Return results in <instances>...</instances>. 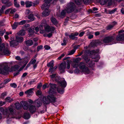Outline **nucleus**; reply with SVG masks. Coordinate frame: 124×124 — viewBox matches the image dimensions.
<instances>
[{"label":"nucleus","mask_w":124,"mask_h":124,"mask_svg":"<svg viewBox=\"0 0 124 124\" xmlns=\"http://www.w3.org/2000/svg\"><path fill=\"white\" fill-rule=\"evenodd\" d=\"M10 53L9 51L7 48H5L4 43L0 45V54L7 55L9 54Z\"/></svg>","instance_id":"9"},{"label":"nucleus","mask_w":124,"mask_h":124,"mask_svg":"<svg viewBox=\"0 0 124 124\" xmlns=\"http://www.w3.org/2000/svg\"><path fill=\"white\" fill-rule=\"evenodd\" d=\"M39 1L36 2L35 3L31 2V6H35L39 3Z\"/></svg>","instance_id":"39"},{"label":"nucleus","mask_w":124,"mask_h":124,"mask_svg":"<svg viewBox=\"0 0 124 124\" xmlns=\"http://www.w3.org/2000/svg\"><path fill=\"white\" fill-rule=\"evenodd\" d=\"M6 101L9 102H11L13 101L12 98H11L9 97H7L5 99Z\"/></svg>","instance_id":"34"},{"label":"nucleus","mask_w":124,"mask_h":124,"mask_svg":"<svg viewBox=\"0 0 124 124\" xmlns=\"http://www.w3.org/2000/svg\"><path fill=\"white\" fill-rule=\"evenodd\" d=\"M7 95L6 93H2L1 95V97L2 98H3L5 96H6Z\"/></svg>","instance_id":"57"},{"label":"nucleus","mask_w":124,"mask_h":124,"mask_svg":"<svg viewBox=\"0 0 124 124\" xmlns=\"http://www.w3.org/2000/svg\"><path fill=\"white\" fill-rule=\"evenodd\" d=\"M15 107L16 109H19L21 108V106L19 103L18 102H17L15 104Z\"/></svg>","instance_id":"28"},{"label":"nucleus","mask_w":124,"mask_h":124,"mask_svg":"<svg viewBox=\"0 0 124 124\" xmlns=\"http://www.w3.org/2000/svg\"><path fill=\"white\" fill-rule=\"evenodd\" d=\"M5 32V30H4L3 31H0V35L1 36H3Z\"/></svg>","instance_id":"51"},{"label":"nucleus","mask_w":124,"mask_h":124,"mask_svg":"<svg viewBox=\"0 0 124 124\" xmlns=\"http://www.w3.org/2000/svg\"><path fill=\"white\" fill-rule=\"evenodd\" d=\"M44 47L46 49L48 50L50 49V47L47 45H46L44 46Z\"/></svg>","instance_id":"55"},{"label":"nucleus","mask_w":124,"mask_h":124,"mask_svg":"<svg viewBox=\"0 0 124 124\" xmlns=\"http://www.w3.org/2000/svg\"><path fill=\"white\" fill-rule=\"evenodd\" d=\"M42 94V92L40 90H39L37 91L36 93V95H40Z\"/></svg>","instance_id":"42"},{"label":"nucleus","mask_w":124,"mask_h":124,"mask_svg":"<svg viewBox=\"0 0 124 124\" xmlns=\"http://www.w3.org/2000/svg\"><path fill=\"white\" fill-rule=\"evenodd\" d=\"M79 68L82 72L85 74H88L90 73V70L88 68L85 66V63L81 62L79 65Z\"/></svg>","instance_id":"8"},{"label":"nucleus","mask_w":124,"mask_h":124,"mask_svg":"<svg viewBox=\"0 0 124 124\" xmlns=\"http://www.w3.org/2000/svg\"><path fill=\"white\" fill-rule=\"evenodd\" d=\"M49 85L50 88L48 93L49 95L46 99V104H48L50 102H54L56 99L54 96L56 93V85L54 84L51 83H50Z\"/></svg>","instance_id":"1"},{"label":"nucleus","mask_w":124,"mask_h":124,"mask_svg":"<svg viewBox=\"0 0 124 124\" xmlns=\"http://www.w3.org/2000/svg\"><path fill=\"white\" fill-rule=\"evenodd\" d=\"M84 3L85 4L87 3H88L89 1H91V0H82Z\"/></svg>","instance_id":"62"},{"label":"nucleus","mask_w":124,"mask_h":124,"mask_svg":"<svg viewBox=\"0 0 124 124\" xmlns=\"http://www.w3.org/2000/svg\"><path fill=\"white\" fill-rule=\"evenodd\" d=\"M27 73H24L22 75V76L21 79L22 80L23 79V78L24 77H25L26 75H27Z\"/></svg>","instance_id":"48"},{"label":"nucleus","mask_w":124,"mask_h":124,"mask_svg":"<svg viewBox=\"0 0 124 124\" xmlns=\"http://www.w3.org/2000/svg\"><path fill=\"white\" fill-rule=\"evenodd\" d=\"M16 41L17 42H22L23 40V38L22 37H18L17 36H16Z\"/></svg>","instance_id":"27"},{"label":"nucleus","mask_w":124,"mask_h":124,"mask_svg":"<svg viewBox=\"0 0 124 124\" xmlns=\"http://www.w3.org/2000/svg\"><path fill=\"white\" fill-rule=\"evenodd\" d=\"M25 33L24 30H21L17 33V34L18 35L23 36L25 35Z\"/></svg>","instance_id":"23"},{"label":"nucleus","mask_w":124,"mask_h":124,"mask_svg":"<svg viewBox=\"0 0 124 124\" xmlns=\"http://www.w3.org/2000/svg\"><path fill=\"white\" fill-rule=\"evenodd\" d=\"M116 39L117 40L121 41L120 43L124 44V35L122 34L118 36L116 38Z\"/></svg>","instance_id":"18"},{"label":"nucleus","mask_w":124,"mask_h":124,"mask_svg":"<svg viewBox=\"0 0 124 124\" xmlns=\"http://www.w3.org/2000/svg\"><path fill=\"white\" fill-rule=\"evenodd\" d=\"M81 60L80 58H78L74 60L71 64V66L74 68H77L79 65L78 62Z\"/></svg>","instance_id":"13"},{"label":"nucleus","mask_w":124,"mask_h":124,"mask_svg":"<svg viewBox=\"0 0 124 124\" xmlns=\"http://www.w3.org/2000/svg\"><path fill=\"white\" fill-rule=\"evenodd\" d=\"M42 27L44 26L45 31L48 32H50L48 34H47L46 35L44 34V36H47L48 38H50L52 36V34L54 32V31L55 30V28L53 26H50L47 25L46 23V21L45 20H44L41 23L40 25Z\"/></svg>","instance_id":"3"},{"label":"nucleus","mask_w":124,"mask_h":124,"mask_svg":"<svg viewBox=\"0 0 124 124\" xmlns=\"http://www.w3.org/2000/svg\"><path fill=\"white\" fill-rule=\"evenodd\" d=\"M79 72V70L78 69H76L74 71V72L75 73H78Z\"/></svg>","instance_id":"54"},{"label":"nucleus","mask_w":124,"mask_h":124,"mask_svg":"<svg viewBox=\"0 0 124 124\" xmlns=\"http://www.w3.org/2000/svg\"><path fill=\"white\" fill-rule=\"evenodd\" d=\"M57 90L58 92L61 94H62L64 92V89L63 88H60V87L58 88Z\"/></svg>","instance_id":"32"},{"label":"nucleus","mask_w":124,"mask_h":124,"mask_svg":"<svg viewBox=\"0 0 124 124\" xmlns=\"http://www.w3.org/2000/svg\"><path fill=\"white\" fill-rule=\"evenodd\" d=\"M31 113L35 112L36 110V108L35 106L36 107H39L42 104L41 101L39 99L35 101L33 103L31 101Z\"/></svg>","instance_id":"7"},{"label":"nucleus","mask_w":124,"mask_h":124,"mask_svg":"<svg viewBox=\"0 0 124 124\" xmlns=\"http://www.w3.org/2000/svg\"><path fill=\"white\" fill-rule=\"evenodd\" d=\"M2 2L4 4H7V6L9 7L11 5V2H9V0H2Z\"/></svg>","instance_id":"25"},{"label":"nucleus","mask_w":124,"mask_h":124,"mask_svg":"<svg viewBox=\"0 0 124 124\" xmlns=\"http://www.w3.org/2000/svg\"><path fill=\"white\" fill-rule=\"evenodd\" d=\"M67 68L68 69H69L70 68V63L69 60H67Z\"/></svg>","instance_id":"40"},{"label":"nucleus","mask_w":124,"mask_h":124,"mask_svg":"<svg viewBox=\"0 0 124 124\" xmlns=\"http://www.w3.org/2000/svg\"><path fill=\"white\" fill-rule=\"evenodd\" d=\"M14 107L11 106L8 107L7 109H6L4 111L3 114L5 117L7 118L9 115H14L15 113L14 111Z\"/></svg>","instance_id":"6"},{"label":"nucleus","mask_w":124,"mask_h":124,"mask_svg":"<svg viewBox=\"0 0 124 124\" xmlns=\"http://www.w3.org/2000/svg\"><path fill=\"white\" fill-rule=\"evenodd\" d=\"M10 45L11 46L14 47L15 46L17 45L18 44V42L16 40L11 41L10 42Z\"/></svg>","instance_id":"26"},{"label":"nucleus","mask_w":124,"mask_h":124,"mask_svg":"<svg viewBox=\"0 0 124 124\" xmlns=\"http://www.w3.org/2000/svg\"><path fill=\"white\" fill-rule=\"evenodd\" d=\"M16 59L17 60H21V59L20 57L19 56H17L16 57Z\"/></svg>","instance_id":"61"},{"label":"nucleus","mask_w":124,"mask_h":124,"mask_svg":"<svg viewBox=\"0 0 124 124\" xmlns=\"http://www.w3.org/2000/svg\"><path fill=\"white\" fill-rule=\"evenodd\" d=\"M20 103L24 109L29 110L31 111V107L28 104L27 101H22L20 102Z\"/></svg>","instance_id":"12"},{"label":"nucleus","mask_w":124,"mask_h":124,"mask_svg":"<svg viewBox=\"0 0 124 124\" xmlns=\"http://www.w3.org/2000/svg\"><path fill=\"white\" fill-rule=\"evenodd\" d=\"M24 93L27 97H30L31 95V88L25 91Z\"/></svg>","instance_id":"29"},{"label":"nucleus","mask_w":124,"mask_h":124,"mask_svg":"<svg viewBox=\"0 0 124 124\" xmlns=\"http://www.w3.org/2000/svg\"><path fill=\"white\" fill-rule=\"evenodd\" d=\"M54 65V62L53 61H51L47 64V66L50 67L49 70V72H50L51 71L53 68Z\"/></svg>","instance_id":"20"},{"label":"nucleus","mask_w":124,"mask_h":124,"mask_svg":"<svg viewBox=\"0 0 124 124\" xmlns=\"http://www.w3.org/2000/svg\"><path fill=\"white\" fill-rule=\"evenodd\" d=\"M30 116L28 114H25L24 115V118L26 119H28L30 118Z\"/></svg>","instance_id":"38"},{"label":"nucleus","mask_w":124,"mask_h":124,"mask_svg":"<svg viewBox=\"0 0 124 124\" xmlns=\"http://www.w3.org/2000/svg\"><path fill=\"white\" fill-rule=\"evenodd\" d=\"M59 83L61 86L64 88H65L67 85L66 82L64 80L60 81Z\"/></svg>","instance_id":"24"},{"label":"nucleus","mask_w":124,"mask_h":124,"mask_svg":"<svg viewBox=\"0 0 124 124\" xmlns=\"http://www.w3.org/2000/svg\"><path fill=\"white\" fill-rule=\"evenodd\" d=\"M19 66L17 65H16L11 67V69L8 67V64L5 63L0 64V74L4 75L8 74V72L15 71L18 69Z\"/></svg>","instance_id":"2"},{"label":"nucleus","mask_w":124,"mask_h":124,"mask_svg":"<svg viewBox=\"0 0 124 124\" xmlns=\"http://www.w3.org/2000/svg\"><path fill=\"white\" fill-rule=\"evenodd\" d=\"M15 6L17 7H19V4L17 3V2H14Z\"/></svg>","instance_id":"52"},{"label":"nucleus","mask_w":124,"mask_h":124,"mask_svg":"<svg viewBox=\"0 0 124 124\" xmlns=\"http://www.w3.org/2000/svg\"><path fill=\"white\" fill-rule=\"evenodd\" d=\"M43 46L41 45H40L38 46L37 47V51H38L40 49H42Z\"/></svg>","instance_id":"49"},{"label":"nucleus","mask_w":124,"mask_h":124,"mask_svg":"<svg viewBox=\"0 0 124 124\" xmlns=\"http://www.w3.org/2000/svg\"><path fill=\"white\" fill-rule=\"evenodd\" d=\"M10 86L14 88H16L17 87L15 83H13L10 84Z\"/></svg>","instance_id":"47"},{"label":"nucleus","mask_w":124,"mask_h":124,"mask_svg":"<svg viewBox=\"0 0 124 124\" xmlns=\"http://www.w3.org/2000/svg\"><path fill=\"white\" fill-rule=\"evenodd\" d=\"M117 23L115 21L113 22L112 24L109 25L107 27V29L108 30H111L115 25Z\"/></svg>","instance_id":"21"},{"label":"nucleus","mask_w":124,"mask_h":124,"mask_svg":"<svg viewBox=\"0 0 124 124\" xmlns=\"http://www.w3.org/2000/svg\"><path fill=\"white\" fill-rule=\"evenodd\" d=\"M27 46H30L31 45V40H28L25 42Z\"/></svg>","instance_id":"36"},{"label":"nucleus","mask_w":124,"mask_h":124,"mask_svg":"<svg viewBox=\"0 0 124 124\" xmlns=\"http://www.w3.org/2000/svg\"><path fill=\"white\" fill-rule=\"evenodd\" d=\"M18 25H19L18 23L16 22H15L12 25L13 29H16Z\"/></svg>","instance_id":"33"},{"label":"nucleus","mask_w":124,"mask_h":124,"mask_svg":"<svg viewBox=\"0 0 124 124\" xmlns=\"http://www.w3.org/2000/svg\"><path fill=\"white\" fill-rule=\"evenodd\" d=\"M85 59L86 62V63H88L89 64V66L92 67L94 65V61H91L90 60V59L88 58H86L85 57L84 58Z\"/></svg>","instance_id":"14"},{"label":"nucleus","mask_w":124,"mask_h":124,"mask_svg":"<svg viewBox=\"0 0 124 124\" xmlns=\"http://www.w3.org/2000/svg\"><path fill=\"white\" fill-rule=\"evenodd\" d=\"M65 55V54L63 53L62 54V55L59 57L58 59L59 60L60 59L62 58Z\"/></svg>","instance_id":"53"},{"label":"nucleus","mask_w":124,"mask_h":124,"mask_svg":"<svg viewBox=\"0 0 124 124\" xmlns=\"http://www.w3.org/2000/svg\"><path fill=\"white\" fill-rule=\"evenodd\" d=\"M107 0H100V2L101 4L104 5L107 3Z\"/></svg>","instance_id":"35"},{"label":"nucleus","mask_w":124,"mask_h":124,"mask_svg":"<svg viewBox=\"0 0 124 124\" xmlns=\"http://www.w3.org/2000/svg\"><path fill=\"white\" fill-rule=\"evenodd\" d=\"M66 67V63L65 62H62L61 64L59 66V70L61 72H63Z\"/></svg>","instance_id":"16"},{"label":"nucleus","mask_w":124,"mask_h":124,"mask_svg":"<svg viewBox=\"0 0 124 124\" xmlns=\"http://www.w3.org/2000/svg\"><path fill=\"white\" fill-rule=\"evenodd\" d=\"M67 6L65 10H63L61 12L60 14H59L58 13H57V16L60 17L61 18H63V17L65 16V13H66V11L68 13L67 11Z\"/></svg>","instance_id":"17"},{"label":"nucleus","mask_w":124,"mask_h":124,"mask_svg":"<svg viewBox=\"0 0 124 124\" xmlns=\"http://www.w3.org/2000/svg\"><path fill=\"white\" fill-rule=\"evenodd\" d=\"M76 49H74L72 50L68 54V55H71L73 54L75 52Z\"/></svg>","instance_id":"41"},{"label":"nucleus","mask_w":124,"mask_h":124,"mask_svg":"<svg viewBox=\"0 0 124 124\" xmlns=\"http://www.w3.org/2000/svg\"><path fill=\"white\" fill-rule=\"evenodd\" d=\"M89 32H87V34L88 35V38L89 39H91L93 38V36L92 35H89Z\"/></svg>","instance_id":"46"},{"label":"nucleus","mask_w":124,"mask_h":124,"mask_svg":"<svg viewBox=\"0 0 124 124\" xmlns=\"http://www.w3.org/2000/svg\"><path fill=\"white\" fill-rule=\"evenodd\" d=\"M113 37L112 36L106 37L103 40L99 41V44L101 45L103 43L106 44L108 43L113 41Z\"/></svg>","instance_id":"10"},{"label":"nucleus","mask_w":124,"mask_h":124,"mask_svg":"<svg viewBox=\"0 0 124 124\" xmlns=\"http://www.w3.org/2000/svg\"><path fill=\"white\" fill-rule=\"evenodd\" d=\"M16 11V9H13L11 10L10 11V13L11 14H13Z\"/></svg>","instance_id":"50"},{"label":"nucleus","mask_w":124,"mask_h":124,"mask_svg":"<svg viewBox=\"0 0 124 124\" xmlns=\"http://www.w3.org/2000/svg\"><path fill=\"white\" fill-rule=\"evenodd\" d=\"M84 33L85 32H81L79 34V36L80 37H82L84 34Z\"/></svg>","instance_id":"60"},{"label":"nucleus","mask_w":124,"mask_h":124,"mask_svg":"<svg viewBox=\"0 0 124 124\" xmlns=\"http://www.w3.org/2000/svg\"><path fill=\"white\" fill-rule=\"evenodd\" d=\"M26 21L25 20H23L20 22L18 23L19 25H23L26 22Z\"/></svg>","instance_id":"37"},{"label":"nucleus","mask_w":124,"mask_h":124,"mask_svg":"<svg viewBox=\"0 0 124 124\" xmlns=\"http://www.w3.org/2000/svg\"><path fill=\"white\" fill-rule=\"evenodd\" d=\"M75 2L77 5H80L81 3V0H71V1L67 5V11L68 13H70L73 11L75 8L76 6L73 2Z\"/></svg>","instance_id":"4"},{"label":"nucleus","mask_w":124,"mask_h":124,"mask_svg":"<svg viewBox=\"0 0 124 124\" xmlns=\"http://www.w3.org/2000/svg\"><path fill=\"white\" fill-rule=\"evenodd\" d=\"M49 85L47 84H46L43 85L42 86V88L43 89H45L46 88L48 87Z\"/></svg>","instance_id":"44"},{"label":"nucleus","mask_w":124,"mask_h":124,"mask_svg":"<svg viewBox=\"0 0 124 124\" xmlns=\"http://www.w3.org/2000/svg\"><path fill=\"white\" fill-rule=\"evenodd\" d=\"M117 10L116 8H115L111 10H109V14H112L114 13Z\"/></svg>","instance_id":"43"},{"label":"nucleus","mask_w":124,"mask_h":124,"mask_svg":"<svg viewBox=\"0 0 124 124\" xmlns=\"http://www.w3.org/2000/svg\"><path fill=\"white\" fill-rule=\"evenodd\" d=\"M78 32H76L71 33L70 35H69V36L70 39L76 40L77 39V37L76 36H78Z\"/></svg>","instance_id":"15"},{"label":"nucleus","mask_w":124,"mask_h":124,"mask_svg":"<svg viewBox=\"0 0 124 124\" xmlns=\"http://www.w3.org/2000/svg\"><path fill=\"white\" fill-rule=\"evenodd\" d=\"M34 29L33 28L32 29H31V35L32 34H34L36 33V32H35L34 31Z\"/></svg>","instance_id":"59"},{"label":"nucleus","mask_w":124,"mask_h":124,"mask_svg":"<svg viewBox=\"0 0 124 124\" xmlns=\"http://www.w3.org/2000/svg\"><path fill=\"white\" fill-rule=\"evenodd\" d=\"M66 41L65 40V39L63 40V43H62L61 44V45H65L66 44Z\"/></svg>","instance_id":"58"},{"label":"nucleus","mask_w":124,"mask_h":124,"mask_svg":"<svg viewBox=\"0 0 124 124\" xmlns=\"http://www.w3.org/2000/svg\"><path fill=\"white\" fill-rule=\"evenodd\" d=\"M30 13V11L28 9H27L26 11V14H29Z\"/></svg>","instance_id":"63"},{"label":"nucleus","mask_w":124,"mask_h":124,"mask_svg":"<svg viewBox=\"0 0 124 124\" xmlns=\"http://www.w3.org/2000/svg\"><path fill=\"white\" fill-rule=\"evenodd\" d=\"M52 0H44V3L42 5L41 7L42 10L49 9V7L50 6V3Z\"/></svg>","instance_id":"11"},{"label":"nucleus","mask_w":124,"mask_h":124,"mask_svg":"<svg viewBox=\"0 0 124 124\" xmlns=\"http://www.w3.org/2000/svg\"><path fill=\"white\" fill-rule=\"evenodd\" d=\"M31 61V66H33L34 69L36 67L38 63L36 62V60L35 59L32 60Z\"/></svg>","instance_id":"22"},{"label":"nucleus","mask_w":124,"mask_h":124,"mask_svg":"<svg viewBox=\"0 0 124 124\" xmlns=\"http://www.w3.org/2000/svg\"><path fill=\"white\" fill-rule=\"evenodd\" d=\"M5 103V102H3L2 101H0V106H3Z\"/></svg>","instance_id":"56"},{"label":"nucleus","mask_w":124,"mask_h":124,"mask_svg":"<svg viewBox=\"0 0 124 124\" xmlns=\"http://www.w3.org/2000/svg\"><path fill=\"white\" fill-rule=\"evenodd\" d=\"M26 8L30 7L31 6V2L29 1H26L25 3Z\"/></svg>","instance_id":"31"},{"label":"nucleus","mask_w":124,"mask_h":124,"mask_svg":"<svg viewBox=\"0 0 124 124\" xmlns=\"http://www.w3.org/2000/svg\"><path fill=\"white\" fill-rule=\"evenodd\" d=\"M11 80V79L10 78L5 80H4V83L5 84H7Z\"/></svg>","instance_id":"45"},{"label":"nucleus","mask_w":124,"mask_h":124,"mask_svg":"<svg viewBox=\"0 0 124 124\" xmlns=\"http://www.w3.org/2000/svg\"><path fill=\"white\" fill-rule=\"evenodd\" d=\"M42 12V15L43 16H48L50 14V11L49 9L44 10Z\"/></svg>","instance_id":"19"},{"label":"nucleus","mask_w":124,"mask_h":124,"mask_svg":"<svg viewBox=\"0 0 124 124\" xmlns=\"http://www.w3.org/2000/svg\"><path fill=\"white\" fill-rule=\"evenodd\" d=\"M51 20L52 23L54 25H56L58 23L57 21L55 18L53 17H52L51 18Z\"/></svg>","instance_id":"30"},{"label":"nucleus","mask_w":124,"mask_h":124,"mask_svg":"<svg viewBox=\"0 0 124 124\" xmlns=\"http://www.w3.org/2000/svg\"><path fill=\"white\" fill-rule=\"evenodd\" d=\"M99 49L96 50H94L91 52L86 51L84 52V54H85V56L87 55V56L93 55L92 58L93 59H96V60L95 61L97 62L100 58V57L97 54V53L99 52Z\"/></svg>","instance_id":"5"},{"label":"nucleus","mask_w":124,"mask_h":124,"mask_svg":"<svg viewBox=\"0 0 124 124\" xmlns=\"http://www.w3.org/2000/svg\"><path fill=\"white\" fill-rule=\"evenodd\" d=\"M42 84L41 83L39 84L37 86V88L38 89L40 88V87L42 86Z\"/></svg>","instance_id":"64"}]
</instances>
